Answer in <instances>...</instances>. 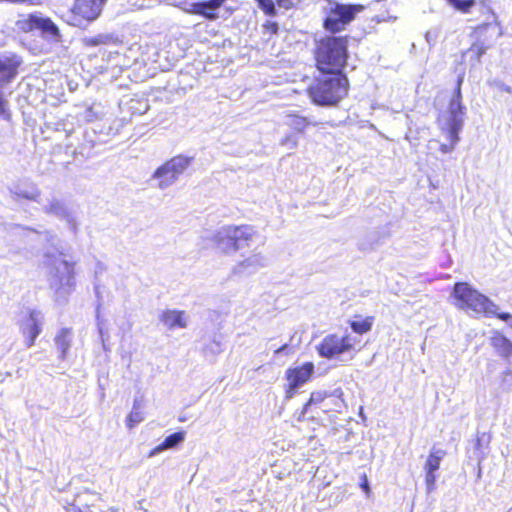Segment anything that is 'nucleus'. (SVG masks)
<instances>
[{
    "mask_svg": "<svg viewBox=\"0 0 512 512\" xmlns=\"http://www.w3.org/2000/svg\"><path fill=\"white\" fill-rule=\"evenodd\" d=\"M348 60L347 36H326L321 38L314 50L316 68L323 74H344Z\"/></svg>",
    "mask_w": 512,
    "mask_h": 512,
    "instance_id": "nucleus-1",
    "label": "nucleus"
},
{
    "mask_svg": "<svg viewBox=\"0 0 512 512\" xmlns=\"http://www.w3.org/2000/svg\"><path fill=\"white\" fill-rule=\"evenodd\" d=\"M464 81V74L457 77L456 85L453 96L451 97L448 109L445 113L439 114L437 122L441 132L447 137L449 144L441 145L440 149L444 153L453 150L459 141V132L461 131L464 123V116L466 108L462 104L461 87Z\"/></svg>",
    "mask_w": 512,
    "mask_h": 512,
    "instance_id": "nucleus-2",
    "label": "nucleus"
},
{
    "mask_svg": "<svg viewBox=\"0 0 512 512\" xmlns=\"http://www.w3.org/2000/svg\"><path fill=\"white\" fill-rule=\"evenodd\" d=\"M452 296L458 309L496 317L502 321L512 319V315L508 312H497L498 306L467 282H456L452 289Z\"/></svg>",
    "mask_w": 512,
    "mask_h": 512,
    "instance_id": "nucleus-3",
    "label": "nucleus"
},
{
    "mask_svg": "<svg viewBox=\"0 0 512 512\" xmlns=\"http://www.w3.org/2000/svg\"><path fill=\"white\" fill-rule=\"evenodd\" d=\"M329 77L316 78L307 88L311 101L319 106L336 105L348 93L349 82L345 74H330Z\"/></svg>",
    "mask_w": 512,
    "mask_h": 512,
    "instance_id": "nucleus-4",
    "label": "nucleus"
},
{
    "mask_svg": "<svg viewBox=\"0 0 512 512\" xmlns=\"http://www.w3.org/2000/svg\"><path fill=\"white\" fill-rule=\"evenodd\" d=\"M487 13L491 18L490 21L475 26L471 32L474 38L473 43L467 52L472 54L474 60L479 61L480 58L491 47L492 41L500 36V24L497 21L496 14L488 9Z\"/></svg>",
    "mask_w": 512,
    "mask_h": 512,
    "instance_id": "nucleus-5",
    "label": "nucleus"
},
{
    "mask_svg": "<svg viewBox=\"0 0 512 512\" xmlns=\"http://www.w3.org/2000/svg\"><path fill=\"white\" fill-rule=\"evenodd\" d=\"M364 9L365 7L361 4L334 2L326 11L323 28L332 34L344 31Z\"/></svg>",
    "mask_w": 512,
    "mask_h": 512,
    "instance_id": "nucleus-6",
    "label": "nucleus"
},
{
    "mask_svg": "<svg viewBox=\"0 0 512 512\" xmlns=\"http://www.w3.org/2000/svg\"><path fill=\"white\" fill-rule=\"evenodd\" d=\"M342 404L343 399L336 396L335 393L313 391L302 407L301 417L314 420L320 417V413L326 414L332 411H338Z\"/></svg>",
    "mask_w": 512,
    "mask_h": 512,
    "instance_id": "nucleus-7",
    "label": "nucleus"
},
{
    "mask_svg": "<svg viewBox=\"0 0 512 512\" xmlns=\"http://www.w3.org/2000/svg\"><path fill=\"white\" fill-rule=\"evenodd\" d=\"M254 235L252 226H228L215 237V243L223 252L237 251L248 245Z\"/></svg>",
    "mask_w": 512,
    "mask_h": 512,
    "instance_id": "nucleus-8",
    "label": "nucleus"
},
{
    "mask_svg": "<svg viewBox=\"0 0 512 512\" xmlns=\"http://www.w3.org/2000/svg\"><path fill=\"white\" fill-rule=\"evenodd\" d=\"M107 0H74L69 9L67 23L74 27H84L99 18Z\"/></svg>",
    "mask_w": 512,
    "mask_h": 512,
    "instance_id": "nucleus-9",
    "label": "nucleus"
},
{
    "mask_svg": "<svg viewBox=\"0 0 512 512\" xmlns=\"http://www.w3.org/2000/svg\"><path fill=\"white\" fill-rule=\"evenodd\" d=\"M355 349L354 338L349 334L339 335L330 333L316 346L318 355L322 358L332 359Z\"/></svg>",
    "mask_w": 512,
    "mask_h": 512,
    "instance_id": "nucleus-10",
    "label": "nucleus"
},
{
    "mask_svg": "<svg viewBox=\"0 0 512 512\" xmlns=\"http://www.w3.org/2000/svg\"><path fill=\"white\" fill-rule=\"evenodd\" d=\"M21 61L16 55L0 56V117L9 119L11 114L2 89L17 76Z\"/></svg>",
    "mask_w": 512,
    "mask_h": 512,
    "instance_id": "nucleus-11",
    "label": "nucleus"
},
{
    "mask_svg": "<svg viewBox=\"0 0 512 512\" xmlns=\"http://www.w3.org/2000/svg\"><path fill=\"white\" fill-rule=\"evenodd\" d=\"M315 373V365L313 362H304L301 365L289 367L285 371V379L287 381L284 392L285 399L289 400L294 397L298 389L308 383Z\"/></svg>",
    "mask_w": 512,
    "mask_h": 512,
    "instance_id": "nucleus-12",
    "label": "nucleus"
},
{
    "mask_svg": "<svg viewBox=\"0 0 512 512\" xmlns=\"http://www.w3.org/2000/svg\"><path fill=\"white\" fill-rule=\"evenodd\" d=\"M188 164L189 160L182 156L166 161L154 174L159 179V186L163 188L174 182L186 170Z\"/></svg>",
    "mask_w": 512,
    "mask_h": 512,
    "instance_id": "nucleus-13",
    "label": "nucleus"
},
{
    "mask_svg": "<svg viewBox=\"0 0 512 512\" xmlns=\"http://www.w3.org/2000/svg\"><path fill=\"white\" fill-rule=\"evenodd\" d=\"M227 0H205L193 2L184 11L191 15H197L208 21H215L219 18L218 10Z\"/></svg>",
    "mask_w": 512,
    "mask_h": 512,
    "instance_id": "nucleus-14",
    "label": "nucleus"
},
{
    "mask_svg": "<svg viewBox=\"0 0 512 512\" xmlns=\"http://www.w3.org/2000/svg\"><path fill=\"white\" fill-rule=\"evenodd\" d=\"M446 452L444 450L432 449L424 464L425 471V484L429 491L435 488L436 483V471L440 468V464Z\"/></svg>",
    "mask_w": 512,
    "mask_h": 512,
    "instance_id": "nucleus-15",
    "label": "nucleus"
},
{
    "mask_svg": "<svg viewBox=\"0 0 512 512\" xmlns=\"http://www.w3.org/2000/svg\"><path fill=\"white\" fill-rule=\"evenodd\" d=\"M159 320L170 330L187 326V317L183 310H164L160 313Z\"/></svg>",
    "mask_w": 512,
    "mask_h": 512,
    "instance_id": "nucleus-16",
    "label": "nucleus"
},
{
    "mask_svg": "<svg viewBox=\"0 0 512 512\" xmlns=\"http://www.w3.org/2000/svg\"><path fill=\"white\" fill-rule=\"evenodd\" d=\"M490 344L497 354L505 359L512 356V341L500 331H494L490 337Z\"/></svg>",
    "mask_w": 512,
    "mask_h": 512,
    "instance_id": "nucleus-17",
    "label": "nucleus"
},
{
    "mask_svg": "<svg viewBox=\"0 0 512 512\" xmlns=\"http://www.w3.org/2000/svg\"><path fill=\"white\" fill-rule=\"evenodd\" d=\"M40 332V323L36 319L35 312L32 311L29 313V323L22 329V334L25 337V344L27 347H32L35 344V340Z\"/></svg>",
    "mask_w": 512,
    "mask_h": 512,
    "instance_id": "nucleus-18",
    "label": "nucleus"
},
{
    "mask_svg": "<svg viewBox=\"0 0 512 512\" xmlns=\"http://www.w3.org/2000/svg\"><path fill=\"white\" fill-rule=\"evenodd\" d=\"M375 318L373 316H365L356 314L353 319L349 321L351 330L359 335L366 334L372 330Z\"/></svg>",
    "mask_w": 512,
    "mask_h": 512,
    "instance_id": "nucleus-19",
    "label": "nucleus"
},
{
    "mask_svg": "<svg viewBox=\"0 0 512 512\" xmlns=\"http://www.w3.org/2000/svg\"><path fill=\"white\" fill-rule=\"evenodd\" d=\"M285 124L295 134H302L310 126L309 120L297 113L287 114Z\"/></svg>",
    "mask_w": 512,
    "mask_h": 512,
    "instance_id": "nucleus-20",
    "label": "nucleus"
},
{
    "mask_svg": "<svg viewBox=\"0 0 512 512\" xmlns=\"http://www.w3.org/2000/svg\"><path fill=\"white\" fill-rule=\"evenodd\" d=\"M185 433L183 431L175 432L167 436L164 441L156 446L154 449H152L149 452V456H154L155 454L166 450L173 448L177 446L179 443H181L184 440Z\"/></svg>",
    "mask_w": 512,
    "mask_h": 512,
    "instance_id": "nucleus-21",
    "label": "nucleus"
},
{
    "mask_svg": "<svg viewBox=\"0 0 512 512\" xmlns=\"http://www.w3.org/2000/svg\"><path fill=\"white\" fill-rule=\"evenodd\" d=\"M55 343L61 352V358L64 359L68 353L71 344L70 330L61 329L55 337Z\"/></svg>",
    "mask_w": 512,
    "mask_h": 512,
    "instance_id": "nucleus-22",
    "label": "nucleus"
},
{
    "mask_svg": "<svg viewBox=\"0 0 512 512\" xmlns=\"http://www.w3.org/2000/svg\"><path fill=\"white\" fill-rule=\"evenodd\" d=\"M42 18L43 17H40L37 14H29L25 18L18 21V24L20 29L24 32H31L38 30Z\"/></svg>",
    "mask_w": 512,
    "mask_h": 512,
    "instance_id": "nucleus-23",
    "label": "nucleus"
},
{
    "mask_svg": "<svg viewBox=\"0 0 512 512\" xmlns=\"http://www.w3.org/2000/svg\"><path fill=\"white\" fill-rule=\"evenodd\" d=\"M143 420L144 416L141 411V405L138 401H135L133 404L132 411L127 415L126 425L129 429H132Z\"/></svg>",
    "mask_w": 512,
    "mask_h": 512,
    "instance_id": "nucleus-24",
    "label": "nucleus"
},
{
    "mask_svg": "<svg viewBox=\"0 0 512 512\" xmlns=\"http://www.w3.org/2000/svg\"><path fill=\"white\" fill-rule=\"evenodd\" d=\"M44 35L51 36L53 38L60 37V31L56 24L48 17H43L40 26L38 28Z\"/></svg>",
    "mask_w": 512,
    "mask_h": 512,
    "instance_id": "nucleus-25",
    "label": "nucleus"
},
{
    "mask_svg": "<svg viewBox=\"0 0 512 512\" xmlns=\"http://www.w3.org/2000/svg\"><path fill=\"white\" fill-rule=\"evenodd\" d=\"M452 7L462 13H469L475 0H446Z\"/></svg>",
    "mask_w": 512,
    "mask_h": 512,
    "instance_id": "nucleus-26",
    "label": "nucleus"
},
{
    "mask_svg": "<svg viewBox=\"0 0 512 512\" xmlns=\"http://www.w3.org/2000/svg\"><path fill=\"white\" fill-rule=\"evenodd\" d=\"M255 2L265 15L275 16L277 14L273 0H255Z\"/></svg>",
    "mask_w": 512,
    "mask_h": 512,
    "instance_id": "nucleus-27",
    "label": "nucleus"
},
{
    "mask_svg": "<svg viewBox=\"0 0 512 512\" xmlns=\"http://www.w3.org/2000/svg\"><path fill=\"white\" fill-rule=\"evenodd\" d=\"M108 37L104 35H97L93 37H87L83 39V44L86 47H96L103 45L107 42Z\"/></svg>",
    "mask_w": 512,
    "mask_h": 512,
    "instance_id": "nucleus-28",
    "label": "nucleus"
},
{
    "mask_svg": "<svg viewBox=\"0 0 512 512\" xmlns=\"http://www.w3.org/2000/svg\"><path fill=\"white\" fill-rule=\"evenodd\" d=\"M262 27L264 32L270 36L276 35L279 31L278 24L275 21H265Z\"/></svg>",
    "mask_w": 512,
    "mask_h": 512,
    "instance_id": "nucleus-29",
    "label": "nucleus"
},
{
    "mask_svg": "<svg viewBox=\"0 0 512 512\" xmlns=\"http://www.w3.org/2000/svg\"><path fill=\"white\" fill-rule=\"evenodd\" d=\"M360 479H361L360 487L364 490V492L367 495H369L370 494V486H369V483H368L367 475L366 474L361 475Z\"/></svg>",
    "mask_w": 512,
    "mask_h": 512,
    "instance_id": "nucleus-30",
    "label": "nucleus"
},
{
    "mask_svg": "<svg viewBox=\"0 0 512 512\" xmlns=\"http://www.w3.org/2000/svg\"><path fill=\"white\" fill-rule=\"evenodd\" d=\"M276 2L280 7L285 9H289L293 6L292 0H276Z\"/></svg>",
    "mask_w": 512,
    "mask_h": 512,
    "instance_id": "nucleus-31",
    "label": "nucleus"
},
{
    "mask_svg": "<svg viewBox=\"0 0 512 512\" xmlns=\"http://www.w3.org/2000/svg\"><path fill=\"white\" fill-rule=\"evenodd\" d=\"M64 509L67 512H84L81 508L75 506L74 504H67Z\"/></svg>",
    "mask_w": 512,
    "mask_h": 512,
    "instance_id": "nucleus-32",
    "label": "nucleus"
},
{
    "mask_svg": "<svg viewBox=\"0 0 512 512\" xmlns=\"http://www.w3.org/2000/svg\"><path fill=\"white\" fill-rule=\"evenodd\" d=\"M286 348H287V344L282 345L281 347H279L278 349L275 350V354L281 353Z\"/></svg>",
    "mask_w": 512,
    "mask_h": 512,
    "instance_id": "nucleus-33",
    "label": "nucleus"
},
{
    "mask_svg": "<svg viewBox=\"0 0 512 512\" xmlns=\"http://www.w3.org/2000/svg\"><path fill=\"white\" fill-rule=\"evenodd\" d=\"M510 327L512 328V323L510 324Z\"/></svg>",
    "mask_w": 512,
    "mask_h": 512,
    "instance_id": "nucleus-34",
    "label": "nucleus"
}]
</instances>
